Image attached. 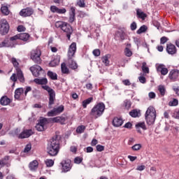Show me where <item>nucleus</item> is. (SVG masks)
Masks as SVG:
<instances>
[{
	"label": "nucleus",
	"instance_id": "f257e3e1",
	"mask_svg": "<svg viewBox=\"0 0 179 179\" xmlns=\"http://www.w3.org/2000/svg\"><path fill=\"white\" fill-rule=\"evenodd\" d=\"M59 149H61V136L56 134L48 143L47 153L54 157L59 153Z\"/></svg>",
	"mask_w": 179,
	"mask_h": 179
},
{
	"label": "nucleus",
	"instance_id": "f03ea898",
	"mask_svg": "<svg viewBox=\"0 0 179 179\" xmlns=\"http://www.w3.org/2000/svg\"><path fill=\"white\" fill-rule=\"evenodd\" d=\"M76 52V43H72L69 48L68 50V57H69V66L71 69H77L78 64L76 62L72 59V57L75 56V53Z\"/></svg>",
	"mask_w": 179,
	"mask_h": 179
},
{
	"label": "nucleus",
	"instance_id": "7ed1b4c3",
	"mask_svg": "<svg viewBox=\"0 0 179 179\" xmlns=\"http://www.w3.org/2000/svg\"><path fill=\"white\" fill-rule=\"evenodd\" d=\"M55 27L61 29L64 33H66L68 40H71V34L73 33V30L69 24L62 21H57L55 22Z\"/></svg>",
	"mask_w": 179,
	"mask_h": 179
},
{
	"label": "nucleus",
	"instance_id": "20e7f679",
	"mask_svg": "<svg viewBox=\"0 0 179 179\" xmlns=\"http://www.w3.org/2000/svg\"><path fill=\"white\" fill-rule=\"evenodd\" d=\"M104 110H106V105L103 102H99L92 108L90 114L94 118H99L103 115Z\"/></svg>",
	"mask_w": 179,
	"mask_h": 179
},
{
	"label": "nucleus",
	"instance_id": "39448f33",
	"mask_svg": "<svg viewBox=\"0 0 179 179\" xmlns=\"http://www.w3.org/2000/svg\"><path fill=\"white\" fill-rule=\"evenodd\" d=\"M145 117L148 125H153L155 124V121H156V110L153 106L148 107Z\"/></svg>",
	"mask_w": 179,
	"mask_h": 179
},
{
	"label": "nucleus",
	"instance_id": "423d86ee",
	"mask_svg": "<svg viewBox=\"0 0 179 179\" xmlns=\"http://www.w3.org/2000/svg\"><path fill=\"white\" fill-rule=\"evenodd\" d=\"M42 88H43L44 90H46L48 92L49 95V103L48 106L50 108H51V106L54 105V103L55 102V91L52 90V88L50 87L48 85H42Z\"/></svg>",
	"mask_w": 179,
	"mask_h": 179
},
{
	"label": "nucleus",
	"instance_id": "0eeeda50",
	"mask_svg": "<svg viewBox=\"0 0 179 179\" xmlns=\"http://www.w3.org/2000/svg\"><path fill=\"white\" fill-rule=\"evenodd\" d=\"M29 70L32 73V75L34 76H36V78H40V76H45V73L43 68L38 65H34L30 67Z\"/></svg>",
	"mask_w": 179,
	"mask_h": 179
},
{
	"label": "nucleus",
	"instance_id": "6e6552de",
	"mask_svg": "<svg viewBox=\"0 0 179 179\" xmlns=\"http://www.w3.org/2000/svg\"><path fill=\"white\" fill-rule=\"evenodd\" d=\"M41 50L36 48L31 51V59L35 62V64H40L41 62Z\"/></svg>",
	"mask_w": 179,
	"mask_h": 179
},
{
	"label": "nucleus",
	"instance_id": "1a4fd4ad",
	"mask_svg": "<svg viewBox=\"0 0 179 179\" xmlns=\"http://www.w3.org/2000/svg\"><path fill=\"white\" fill-rule=\"evenodd\" d=\"M9 23L5 19H2L0 20V34L1 36H5V34H8L9 32Z\"/></svg>",
	"mask_w": 179,
	"mask_h": 179
},
{
	"label": "nucleus",
	"instance_id": "9d476101",
	"mask_svg": "<svg viewBox=\"0 0 179 179\" xmlns=\"http://www.w3.org/2000/svg\"><path fill=\"white\" fill-rule=\"evenodd\" d=\"M64 105H61L59 107L54 108L52 110L48 113V117H55V115H59V114H61V113H64Z\"/></svg>",
	"mask_w": 179,
	"mask_h": 179
},
{
	"label": "nucleus",
	"instance_id": "9b49d317",
	"mask_svg": "<svg viewBox=\"0 0 179 179\" xmlns=\"http://www.w3.org/2000/svg\"><path fill=\"white\" fill-rule=\"evenodd\" d=\"M33 13H34V10L30 7L22 9L20 11V15L22 16V17H28L29 16H31Z\"/></svg>",
	"mask_w": 179,
	"mask_h": 179
},
{
	"label": "nucleus",
	"instance_id": "f8f14e48",
	"mask_svg": "<svg viewBox=\"0 0 179 179\" xmlns=\"http://www.w3.org/2000/svg\"><path fill=\"white\" fill-rule=\"evenodd\" d=\"M166 52L170 55H174V54H177V48L173 43H168L166 45Z\"/></svg>",
	"mask_w": 179,
	"mask_h": 179
},
{
	"label": "nucleus",
	"instance_id": "ddd939ff",
	"mask_svg": "<svg viewBox=\"0 0 179 179\" xmlns=\"http://www.w3.org/2000/svg\"><path fill=\"white\" fill-rule=\"evenodd\" d=\"M61 164L64 173H67V171H69L71 170V160H63L61 162Z\"/></svg>",
	"mask_w": 179,
	"mask_h": 179
},
{
	"label": "nucleus",
	"instance_id": "4468645a",
	"mask_svg": "<svg viewBox=\"0 0 179 179\" xmlns=\"http://www.w3.org/2000/svg\"><path fill=\"white\" fill-rule=\"evenodd\" d=\"M33 135V131L31 129L24 130L20 134L18 135L19 139H24L29 138Z\"/></svg>",
	"mask_w": 179,
	"mask_h": 179
},
{
	"label": "nucleus",
	"instance_id": "2eb2a0df",
	"mask_svg": "<svg viewBox=\"0 0 179 179\" xmlns=\"http://www.w3.org/2000/svg\"><path fill=\"white\" fill-rule=\"evenodd\" d=\"M141 129H143V131H146V129H148L145 122H140L136 124V129L137 132H138V134H142V131H141Z\"/></svg>",
	"mask_w": 179,
	"mask_h": 179
},
{
	"label": "nucleus",
	"instance_id": "dca6fc26",
	"mask_svg": "<svg viewBox=\"0 0 179 179\" xmlns=\"http://www.w3.org/2000/svg\"><path fill=\"white\" fill-rule=\"evenodd\" d=\"M50 121L52 122H59V124H62V125H64L66 119H65L64 116H57L56 117L51 118Z\"/></svg>",
	"mask_w": 179,
	"mask_h": 179
},
{
	"label": "nucleus",
	"instance_id": "f3484780",
	"mask_svg": "<svg viewBox=\"0 0 179 179\" xmlns=\"http://www.w3.org/2000/svg\"><path fill=\"white\" fill-rule=\"evenodd\" d=\"M178 75H179L178 70L173 69L169 72V79H171V80H176V79L178 78Z\"/></svg>",
	"mask_w": 179,
	"mask_h": 179
},
{
	"label": "nucleus",
	"instance_id": "a211bd4d",
	"mask_svg": "<svg viewBox=\"0 0 179 179\" xmlns=\"http://www.w3.org/2000/svg\"><path fill=\"white\" fill-rule=\"evenodd\" d=\"M112 124L116 127H121L124 124V120L121 117H114Z\"/></svg>",
	"mask_w": 179,
	"mask_h": 179
},
{
	"label": "nucleus",
	"instance_id": "6ab92c4d",
	"mask_svg": "<svg viewBox=\"0 0 179 179\" xmlns=\"http://www.w3.org/2000/svg\"><path fill=\"white\" fill-rule=\"evenodd\" d=\"M17 72V78L20 80V82H22V83H24V76H23V72L20 68H17L16 70Z\"/></svg>",
	"mask_w": 179,
	"mask_h": 179
},
{
	"label": "nucleus",
	"instance_id": "aec40b11",
	"mask_svg": "<svg viewBox=\"0 0 179 179\" xmlns=\"http://www.w3.org/2000/svg\"><path fill=\"white\" fill-rule=\"evenodd\" d=\"M34 82L36 83V85H47L48 83V80L47 78H35Z\"/></svg>",
	"mask_w": 179,
	"mask_h": 179
},
{
	"label": "nucleus",
	"instance_id": "412c9836",
	"mask_svg": "<svg viewBox=\"0 0 179 179\" xmlns=\"http://www.w3.org/2000/svg\"><path fill=\"white\" fill-rule=\"evenodd\" d=\"M29 169L31 171H36V170L38 169V162H37V160H34L32 162H30Z\"/></svg>",
	"mask_w": 179,
	"mask_h": 179
},
{
	"label": "nucleus",
	"instance_id": "4be33fe9",
	"mask_svg": "<svg viewBox=\"0 0 179 179\" xmlns=\"http://www.w3.org/2000/svg\"><path fill=\"white\" fill-rule=\"evenodd\" d=\"M23 93H24V90H23V88H17L15 91V99L19 100V99H20V96H22Z\"/></svg>",
	"mask_w": 179,
	"mask_h": 179
},
{
	"label": "nucleus",
	"instance_id": "5701e85b",
	"mask_svg": "<svg viewBox=\"0 0 179 179\" xmlns=\"http://www.w3.org/2000/svg\"><path fill=\"white\" fill-rule=\"evenodd\" d=\"M0 103L1 106H8V104H10V99L6 96H2L0 99Z\"/></svg>",
	"mask_w": 179,
	"mask_h": 179
},
{
	"label": "nucleus",
	"instance_id": "b1692460",
	"mask_svg": "<svg viewBox=\"0 0 179 179\" xmlns=\"http://www.w3.org/2000/svg\"><path fill=\"white\" fill-rule=\"evenodd\" d=\"M18 37L20 40H22V41H27V40L30 38V35L27 33H21L18 34Z\"/></svg>",
	"mask_w": 179,
	"mask_h": 179
},
{
	"label": "nucleus",
	"instance_id": "393cba45",
	"mask_svg": "<svg viewBox=\"0 0 179 179\" xmlns=\"http://www.w3.org/2000/svg\"><path fill=\"white\" fill-rule=\"evenodd\" d=\"M136 15L137 17L142 19V20H145V19H146V13H144L143 11H142L141 9L136 10Z\"/></svg>",
	"mask_w": 179,
	"mask_h": 179
},
{
	"label": "nucleus",
	"instance_id": "a878e982",
	"mask_svg": "<svg viewBox=\"0 0 179 179\" xmlns=\"http://www.w3.org/2000/svg\"><path fill=\"white\" fill-rule=\"evenodd\" d=\"M1 11L3 15H5V16H8V15L10 13V10H9V8L6 6H2L1 8Z\"/></svg>",
	"mask_w": 179,
	"mask_h": 179
},
{
	"label": "nucleus",
	"instance_id": "bb28decb",
	"mask_svg": "<svg viewBox=\"0 0 179 179\" xmlns=\"http://www.w3.org/2000/svg\"><path fill=\"white\" fill-rule=\"evenodd\" d=\"M61 69H62V72L64 74L68 75V73H69V69H68V67H66V64L65 63H62L61 64Z\"/></svg>",
	"mask_w": 179,
	"mask_h": 179
},
{
	"label": "nucleus",
	"instance_id": "cd10ccee",
	"mask_svg": "<svg viewBox=\"0 0 179 179\" xmlns=\"http://www.w3.org/2000/svg\"><path fill=\"white\" fill-rule=\"evenodd\" d=\"M48 76L52 79V80H57L58 79V75L56 74V73H54L52 71H48Z\"/></svg>",
	"mask_w": 179,
	"mask_h": 179
},
{
	"label": "nucleus",
	"instance_id": "c85d7f7f",
	"mask_svg": "<svg viewBox=\"0 0 179 179\" xmlns=\"http://www.w3.org/2000/svg\"><path fill=\"white\" fill-rule=\"evenodd\" d=\"M93 101V97H90L83 101V108H86L88 104H90Z\"/></svg>",
	"mask_w": 179,
	"mask_h": 179
},
{
	"label": "nucleus",
	"instance_id": "c756f323",
	"mask_svg": "<svg viewBox=\"0 0 179 179\" xmlns=\"http://www.w3.org/2000/svg\"><path fill=\"white\" fill-rule=\"evenodd\" d=\"M139 114H141V113L138 110H133L131 112H129V115H131V117H133L134 118L139 117Z\"/></svg>",
	"mask_w": 179,
	"mask_h": 179
},
{
	"label": "nucleus",
	"instance_id": "7c9ffc66",
	"mask_svg": "<svg viewBox=\"0 0 179 179\" xmlns=\"http://www.w3.org/2000/svg\"><path fill=\"white\" fill-rule=\"evenodd\" d=\"M4 44H5V47L6 48H13L15 47V43L12 42V41H9V40H4Z\"/></svg>",
	"mask_w": 179,
	"mask_h": 179
},
{
	"label": "nucleus",
	"instance_id": "2f4dec72",
	"mask_svg": "<svg viewBox=\"0 0 179 179\" xmlns=\"http://www.w3.org/2000/svg\"><path fill=\"white\" fill-rule=\"evenodd\" d=\"M102 62L106 66L110 65V61L108 60V55H106L102 57Z\"/></svg>",
	"mask_w": 179,
	"mask_h": 179
},
{
	"label": "nucleus",
	"instance_id": "473e14b6",
	"mask_svg": "<svg viewBox=\"0 0 179 179\" xmlns=\"http://www.w3.org/2000/svg\"><path fill=\"white\" fill-rule=\"evenodd\" d=\"M38 124H40L41 125H42V127L45 128V126L47 125V124H48V120L45 117L40 119Z\"/></svg>",
	"mask_w": 179,
	"mask_h": 179
},
{
	"label": "nucleus",
	"instance_id": "72a5a7b5",
	"mask_svg": "<svg viewBox=\"0 0 179 179\" xmlns=\"http://www.w3.org/2000/svg\"><path fill=\"white\" fill-rule=\"evenodd\" d=\"M148 30V27L146 25L141 26L138 30H137V34H142V33H145Z\"/></svg>",
	"mask_w": 179,
	"mask_h": 179
},
{
	"label": "nucleus",
	"instance_id": "f704fd0d",
	"mask_svg": "<svg viewBox=\"0 0 179 179\" xmlns=\"http://www.w3.org/2000/svg\"><path fill=\"white\" fill-rule=\"evenodd\" d=\"M158 90L161 96H164V94H166V87L164 85H159Z\"/></svg>",
	"mask_w": 179,
	"mask_h": 179
},
{
	"label": "nucleus",
	"instance_id": "c9c22d12",
	"mask_svg": "<svg viewBox=\"0 0 179 179\" xmlns=\"http://www.w3.org/2000/svg\"><path fill=\"white\" fill-rule=\"evenodd\" d=\"M169 106H170V107H176V106H178V100L177 99H173L169 102Z\"/></svg>",
	"mask_w": 179,
	"mask_h": 179
},
{
	"label": "nucleus",
	"instance_id": "e433bc0d",
	"mask_svg": "<svg viewBox=\"0 0 179 179\" xmlns=\"http://www.w3.org/2000/svg\"><path fill=\"white\" fill-rule=\"evenodd\" d=\"M117 36L120 38V40H122V41H124V40H125V32L122 31H119L117 33Z\"/></svg>",
	"mask_w": 179,
	"mask_h": 179
},
{
	"label": "nucleus",
	"instance_id": "4c0bfd02",
	"mask_svg": "<svg viewBox=\"0 0 179 179\" xmlns=\"http://www.w3.org/2000/svg\"><path fill=\"white\" fill-rule=\"evenodd\" d=\"M142 71L144 73H149V67L146 66V62L142 63Z\"/></svg>",
	"mask_w": 179,
	"mask_h": 179
},
{
	"label": "nucleus",
	"instance_id": "58836bf2",
	"mask_svg": "<svg viewBox=\"0 0 179 179\" xmlns=\"http://www.w3.org/2000/svg\"><path fill=\"white\" fill-rule=\"evenodd\" d=\"M85 129H86V127L83 125L79 126L76 129L77 134H83L85 132Z\"/></svg>",
	"mask_w": 179,
	"mask_h": 179
},
{
	"label": "nucleus",
	"instance_id": "ea45409f",
	"mask_svg": "<svg viewBox=\"0 0 179 179\" xmlns=\"http://www.w3.org/2000/svg\"><path fill=\"white\" fill-rule=\"evenodd\" d=\"M11 62H12L13 65H14V66L15 68V71H17V68H19V62H17V60L16 59V58L13 57L11 59Z\"/></svg>",
	"mask_w": 179,
	"mask_h": 179
},
{
	"label": "nucleus",
	"instance_id": "a19ab883",
	"mask_svg": "<svg viewBox=\"0 0 179 179\" xmlns=\"http://www.w3.org/2000/svg\"><path fill=\"white\" fill-rule=\"evenodd\" d=\"M59 60L57 59L52 60L49 64L50 66H52V67L57 66V65H59Z\"/></svg>",
	"mask_w": 179,
	"mask_h": 179
},
{
	"label": "nucleus",
	"instance_id": "79ce46f5",
	"mask_svg": "<svg viewBox=\"0 0 179 179\" xmlns=\"http://www.w3.org/2000/svg\"><path fill=\"white\" fill-rule=\"evenodd\" d=\"M45 164H46L47 167H52V166H54V160L48 159L45 160Z\"/></svg>",
	"mask_w": 179,
	"mask_h": 179
},
{
	"label": "nucleus",
	"instance_id": "37998d69",
	"mask_svg": "<svg viewBox=\"0 0 179 179\" xmlns=\"http://www.w3.org/2000/svg\"><path fill=\"white\" fill-rule=\"evenodd\" d=\"M124 55L126 57H132V51L129 48H125Z\"/></svg>",
	"mask_w": 179,
	"mask_h": 179
},
{
	"label": "nucleus",
	"instance_id": "c03bdc74",
	"mask_svg": "<svg viewBox=\"0 0 179 179\" xmlns=\"http://www.w3.org/2000/svg\"><path fill=\"white\" fill-rule=\"evenodd\" d=\"M166 67V66L164 64H158L156 66L157 69V72H160L162 73V71H163V69Z\"/></svg>",
	"mask_w": 179,
	"mask_h": 179
},
{
	"label": "nucleus",
	"instance_id": "a18cd8bd",
	"mask_svg": "<svg viewBox=\"0 0 179 179\" xmlns=\"http://www.w3.org/2000/svg\"><path fill=\"white\" fill-rule=\"evenodd\" d=\"M36 130L39 132H41L45 129V127H44L43 125H41L40 123H38L36 126Z\"/></svg>",
	"mask_w": 179,
	"mask_h": 179
},
{
	"label": "nucleus",
	"instance_id": "49530a36",
	"mask_svg": "<svg viewBox=\"0 0 179 179\" xmlns=\"http://www.w3.org/2000/svg\"><path fill=\"white\" fill-rule=\"evenodd\" d=\"M77 5L80 8H85V6H86V4L85 3V0H78L77 1Z\"/></svg>",
	"mask_w": 179,
	"mask_h": 179
},
{
	"label": "nucleus",
	"instance_id": "de8ad7c7",
	"mask_svg": "<svg viewBox=\"0 0 179 179\" xmlns=\"http://www.w3.org/2000/svg\"><path fill=\"white\" fill-rule=\"evenodd\" d=\"M30 150H31V144L29 143L25 146L24 149V153H29Z\"/></svg>",
	"mask_w": 179,
	"mask_h": 179
},
{
	"label": "nucleus",
	"instance_id": "09e8293b",
	"mask_svg": "<svg viewBox=\"0 0 179 179\" xmlns=\"http://www.w3.org/2000/svg\"><path fill=\"white\" fill-rule=\"evenodd\" d=\"M83 161V159L80 157H77L74 159V163H76V164H80L81 162Z\"/></svg>",
	"mask_w": 179,
	"mask_h": 179
},
{
	"label": "nucleus",
	"instance_id": "8fccbe9b",
	"mask_svg": "<svg viewBox=\"0 0 179 179\" xmlns=\"http://www.w3.org/2000/svg\"><path fill=\"white\" fill-rule=\"evenodd\" d=\"M142 148V145L141 144H135L131 147V149L133 150H140V149Z\"/></svg>",
	"mask_w": 179,
	"mask_h": 179
},
{
	"label": "nucleus",
	"instance_id": "3c124183",
	"mask_svg": "<svg viewBox=\"0 0 179 179\" xmlns=\"http://www.w3.org/2000/svg\"><path fill=\"white\" fill-rule=\"evenodd\" d=\"M58 7L56 6H50V10L52 12V13H58Z\"/></svg>",
	"mask_w": 179,
	"mask_h": 179
},
{
	"label": "nucleus",
	"instance_id": "603ef678",
	"mask_svg": "<svg viewBox=\"0 0 179 179\" xmlns=\"http://www.w3.org/2000/svg\"><path fill=\"white\" fill-rule=\"evenodd\" d=\"M124 107L127 108V110H129V108H131V101L126 100L124 101Z\"/></svg>",
	"mask_w": 179,
	"mask_h": 179
},
{
	"label": "nucleus",
	"instance_id": "864d4df0",
	"mask_svg": "<svg viewBox=\"0 0 179 179\" xmlns=\"http://www.w3.org/2000/svg\"><path fill=\"white\" fill-rule=\"evenodd\" d=\"M17 31L22 32V31H26V27L23 25H19L17 28Z\"/></svg>",
	"mask_w": 179,
	"mask_h": 179
},
{
	"label": "nucleus",
	"instance_id": "5fc2aeb1",
	"mask_svg": "<svg viewBox=\"0 0 179 179\" xmlns=\"http://www.w3.org/2000/svg\"><path fill=\"white\" fill-rule=\"evenodd\" d=\"M93 55H94V57H100V50L99 49H95L93 50L92 52Z\"/></svg>",
	"mask_w": 179,
	"mask_h": 179
},
{
	"label": "nucleus",
	"instance_id": "6e6d98bb",
	"mask_svg": "<svg viewBox=\"0 0 179 179\" xmlns=\"http://www.w3.org/2000/svg\"><path fill=\"white\" fill-rule=\"evenodd\" d=\"M167 41H169V38H167V37H166V36H163L160 39L161 44H166V43H167Z\"/></svg>",
	"mask_w": 179,
	"mask_h": 179
},
{
	"label": "nucleus",
	"instance_id": "4d7b16f0",
	"mask_svg": "<svg viewBox=\"0 0 179 179\" xmlns=\"http://www.w3.org/2000/svg\"><path fill=\"white\" fill-rule=\"evenodd\" d=\"M57 13L62 15L64 13H66V9L65 8H58Z\"/></svg>",
	"mask_w": 179,
	"mask_h": 179
},
{
	"label": "nucleus",
	"instance_id": "13d9d810",
	"mask_svg": "<svg viewBox=\"0 0 179 179\" xmlns=\"http://www.w3.org/2000/svg\"><path fill=\"white\" fill-rule=\"evenodd\" d=\"M96 148L97 152H103V150H104V146L101 145H97Z\"/></svg>",
	"mask_w": 179,
	"mask_h": 179
},
{
	"label": "nucleus",
	"instance_id": "bf43d9fd",
	"mask_svg": "<svg viewBox=\"0 0 179 179\" xmlns=\"http://www.w3.org/2000/svg\"><path fill=\"white\" fill-rule=\"evenodd\" d=\"M136 27H137V25H136V22H133L131 25H130V29L131 30L134 31V30H136Z\"/></svg>",
	"mask_w": 179,
	"mask_h": 179
},
{
	"label": "nucleus",
	"instance_id": "052dcab7",
	"mask_svg": "<svg viewBox=\"0 0 179 179\" xmlns=\"http://www.w3.org/2000/svg\"><path fill=\"white\" fill-rule=\"evenodd\" d=\"M16 40H20L19 34L10 38V41H16Z\"/></svg>",
	"mask_w": 179,
	"mask_h": 179
},
{
	"label": "nucleus",
	"instance_id": "680f3d73",
	"mask_svg": "<svg viewBox=\"0 0 179 179\" xmlns=\"http://www.w3.org/2000/svg\"><path fill=\"white\" fill-rule=\"evenodd\" d=\"M122 83L124 86H131V81L129 79L122 80Z\"/></svg>",
	"mask_w": 179,
	"mask_h": 179
},
{
	"label": "nucleus",
	"instance_id": "e2e57ef3",
	"mask_svg": "<svg viewBox=\"0 0 179 179\" xmlns=\"http://www.w3.org/2000/svg\"><path fill=\"white\" fill-rule=\"evenodd\" d=\"M138 80L141 83H146V78L143 76L138 77Z\"/></svg>",
	"mask_w": 179,
	"mask_h": 179
},
{
	"label": "nucleus",
	"instance_id": "0e129e2a",
	"mask_svg": "<svg viewBox=\"0 0 179 179\" xmlns=\"http://www.w3.org/2000/svg\"><path fill=\"white\" fill-rule=\"evenodd\" d=\"M145 169H146V166H145V165H141V166H137L136 170L138 171H143V170H145Z\"/></svg>",
	"mask_w": 179,
	"mask_h": 179
},
{
	"label": "nucleus",
	"instance_id": "69168bd1",
	"mask_svg": "<svg viewBox=\"0 0 179 179\" xmlns=\"http://www.w3.org/2000/svg\"><path fill=\"white\" fill-rule=\"evenodd\" d=\"M167 73H169V69L165 66V68L162 71L161 74L165 76Z\"/></svg>",
	"mask_w": 179,
	"mask_h": 179
},
{
	"label": "nucleus",
	"instance_id": "338daca9",
	"mask_svg": "<svg viewBox=\"0 0 179 179\" xmlns=\"http://www.w3.org/2000/svg\"><path fill=\"white\" fill-rule=\"evenodd\" d=\"M10 80H13V82H16L17 80V77L16 76V73H13L10 76Z\"/></svg>",
	"mask_w": 179,
	"mask_h": 179
},
{
	"label": "nucleus",
	"instance_id": "774afa93",
	"mask_svg": "<svg viewBox=\"0 0 179 179\" xmlns=\"http://www.w3.org/2000/svg\"><path fill=\"white\" fill-rule=\"evenodd\" d=\"M173 91L179 96V87H173Z\"/></svg>",
	"mask_w": 179,
	"mask_h": 179
}]
</instances>
